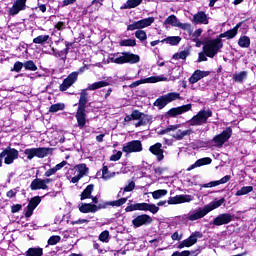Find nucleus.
I'll use <instances>...</instances> for the list:
<instances>
[{
	"label": "nucleus",
	"mask_w": 256,
	"mask_h": 256,
	"mask_svg": "<svg viewBox=\"0 0 256 256\" xmlns=\"http://www.w3.org/2000/svg\"><path fill=\"white\" fill-rule=\"evenodd\" d=\"M53 148L39 147L38 148V159H45L48 155H53Z\"/></svg>",
	"instance_id": "7c9ffc66"
},
{
	"label": "nucleus",
	"mask_w": 256,
	"mask_h": 256,
	"mask_svg": "<svg viewBox=\"0 0 256 256\" xmlns=\"http://www.w3.org/2000/svg\"><path fill=\"white\" fill-rule=\"evenodd\" d=\"M189 55H190L189 50H183L180 53H175L173 55V59H176V60L183 59V60H185V59H187V57H189Z\"/></svg>",
	"instance_id": "09e8293b"
},
{
	"label": "nucleus",
	"mask_w": 256,
	"mask_h": 256,
	"mask_svg": "<svg viewBox=\"0 0 256 256\" xmlns=\"http://www.w3.org/2000/svg\"><path fill=\"white\" fill-rule=\"evenodd\" d=\"M217 186H219L218 180H216V181H211V182H209V183H207V184H203V185H202V187H203L204 189H209V188H211V187H217Z\"/></svg>",
	"instance_id": "e2e57ef3"
},
{
	"label": "nucleus",
	"mask_w": 256,
	"mask_h": 256,
	"mask_svg": "<svg viewBox=\"0 0 256 256\" xmlns=\"http://www.w3.org/2000/svg\"><path fill=\"white\" fill-rule=\"evenodd\" d=\"M168 191L165 189H159L152 192L153 199H161V197H165L167 195Z\"/></svg>",
	"instance_id": "de8ad7c7"
},
{
	"label": "nucleus",
	"mask_w": 256,
	"mask_h": 256,
	"mask_svg": "<svg viewBox=\"0 0 256 256\" xmlns=\"http://www.w3.org/2000/svg\"><path fill=\"white\" fill-rule=\"evenodd\" d=\"M135 37L143 43V41H147V32H145V30H137L135 32Z\"/></svg>",
	"instance_id": "8fccbe9b"
},
{
	"label": "nucleus",
	"mask_w": 256,
	"mask_h": 256,
	"mask_svg": "<svg viewBox=\"0 0 256 256\" xmlns=\"http://www.w3.org/2000/svg\"><path fill=\"white\" fill-rule=\"evenodd\" d=\"M46 41H49V35H39L33 39V43L36 45H43Z\"/></svg>",
	"instance_id": "c03bdc74"
},
{
	"label": "nucleus",
	"mask_w": 256,
	"mask_h": 256,
	"mask_svg": "<svg viewBox=\"0 0 256 256\" xmlns=\"http://www.w3.org/2000/svg\"><path fill=\"white\" fill-rule=\"evenodd\" d=\"M197 214H199V210H197L196 212H194L193 214H190V215L179 216V219H180V221H183L185 223H187V221H197L198 219H203V217L195 216Z\"/></svg>",
	"instance_id": "473e14b6"
},
{
	"label": "nucleus",
	"mask_w": 256,
	"mask_h": 256,
	"mask_svg": "<svg viewBox=\"0 0 256 256\" xmlns=\"http://www.w3.org/2000/svg\"><path fill=\"white\" fill-rule=\"evenodd\" d=\"M61 241V236L54 235L48 239V245H57Z\"/></svg>",
	"instance_id": "5fc2aeb1"
},
{
	"label": "nucleus",
	"mask_w": 256,
	"mask_h": 256,
	"mask_svg": "<svg viewBox=\"0 0 256 256\" xmlns=\"http://www.w3.org/2000/svg\"><path fill=\"white\" fill-rule=\"evenodd\" d=\"M54 57L61 58V61H67V58L65 54L63 53V50L57 51L55 48H52Z\"/></svg>",
	"instance_id": "864d4df0"
},
{
	"label": "nucleus",
	"mask_w": 256,
	"mask_h": 256,
	"mask_svg": "<svg viewBox=\"0 0 256 256\" xmlns=\"http://www.w3.org/2000/svg\"><path fill=\"white\" fill-rule=\"evenodd\" d=\"M114 153L112 156H110V161H119V159H121V157H123V152L121 151H117V150H113Z\"/></svg>",
	"instance_id": "6e6d98bb"
},
{
	"label": "nucleus",
	"mask_w": 256,
	"mask_h": 256,
	"mask_svg": "<svg viewBox=\"0 0 256 256\" xmlns=\"http://www.w3.org/2000/svg\"><path fill=\"white\" fill-rule=\"evenodd\" d=\"M164 23H165V25H171L172 27H178L179 20L177 19V16L172 14L166 18Z\"/></svg>",
	"instance_id": "e433bc0d"
},
{
	"label": "nucleus",
	"mask_w": 256,
	"mask_h": 256,
	"mask_svg": "<svg viewBox=\"0 0 256 256\" xmlns=\"http://www.w3.org/2000/svg\"><path fill=\"white\" fill-rule=\"evenodd\" d=\"M120 47H135V45H137V40L135 39H124L121 40L119 43Z\"/></svg>",
	"instance_id": "ea45409f"
},
{
	"label": "nucleus",
	"mask_w": 256,
	"mask_h": 256,
	"mask_svg": "<svg viewBox=\"0 0 256 256\" xmlns=\"http://www.w3.org/2000/svg\"><path fill=\"white\" fill-rule=\"evenodd\" d=\"M209 117H213V111L202 109L188 121V124L190 127H201V125H206Z\"/></svg>",
	"instance_id": "20e7f679"
},
{
	"label": "nucleus",
	"mask_w": 256,
	"mask_h": 256,
	"mask_svg": "<svg viewBox=\"0 0 256 256\" xmlns=\"http://www.w3.org/2000/svg\"><path fill=\"white\" fill-rule=\"evenodd\" d=\"M135 189V181H131L128 185L124 187V193H130Z\"/></svg>",
	"instance_id": "680f3d73"
},
{
	"label": "nucleus",
	"mask_w": 256,
	"mask_h": 256,
	"mask_svg": "<svg viewBox=\"0 0 256 256\" xmlns=\"http://www.w3.org/2000/svg\"><path fill=\"white\" fill-rule=\"evenodd\" d=\"M128 5L130 6V9H135V7H139L141 3H143V0H127Z\"/></svg>",
	"instance_id": "4d7b16f0"
},
{
	"label": "nucleus",
	"mask_w": 256,
	"mask_h": 256,
	"mask_svg": "<svg viewBox=\"0 0 256 256\" xmlns=\"http://www.w3.org/2000/svg\"><path fill=\"white\" fill-rule=\"evenodd\" d=\"M87 91H89L87 88L81 90L78 109L75 114L77 127L79 129H85L87 125V103H89V93Z\"/></svg>",
	"instance_id": "f257e3e1"
},
{
	"label": "nucleus",
	"mask_w": 256,
	"mask_h": 256,
	"mask_svg": "<svg viewBox=\"0 0 256 256\" xmlns=\"http://www.w3.org/2000/svg\"><path fill=\"white\" fill-rule=\"evenodd\" d=\"M253 191V186H243L241 190H238L235 195L236 197H241L243 195H249Z\"/></svg>",
	"instance_id": "58836bf2"
},
{
	"label": "nucleus",
	"mask_w": 256,
	"mask_h": 256,
	"mask_svg": "<svg viewBox=\"0 0 256 256\" xmlns=\"http://www.w3.org/2000/svg\"><path fill=\"white\" fill-rule=\"evenodd\" d=\"M25 9H27V0H15L12 7L8 10V15L15 17V15H19Z\"/></svg>",
	"instance_id": "2eb2a0df"
},
{
	"label": "nucleus",
	"mask_w": 256,
	"mask_h": 256,
	"mask_svg": "<svg viewBox=\"0 0 256 256\" xmlns=\"http://www.w3.org/2000/svg\"><path fill=\"white\" fill-rule=\"evenodd\" d=\"M119 53L111 54L112 57H109L111 63H116V65H122L121 64V56L117 57ZM117 57V58H115Z\"/></svg>",
	"instance_id": "13d9d810"
},
{
	"label": "nucleus",
	"mask_w": 256,
	"mask_h": 256,
	"mask_svg": "<svg viewBox=\"0 0 256 256\" xmlns=\"http://www.w3.org/2000/svg\"><path fill=\"white\" fill-rule=\"evenodd\" d=\"M248 72L247 71H241L240 73L233 74V81L235 83H244L247 79Z\"/></svg>",
	"instance_id": "72a5a7b5"
},
{
	"label": "nucleus",
	"mask_w": 256,
	"mask_h": 256,
	"mask_svg": "<svg viewBox=\"0 0 256 256\" xmlns=\"http://www.w3.org/2000/svg\"><path fill=\"white\" fill-rule=\"evenodd\" d=\"M122 151L124 153H141L143 151V144L140 140H132L123 146Z\"/></svg>",
	"instance_id": "4468645a"
},
{
	"label": "nucleus",
	"mask_w": 256,
	"mask_h": 256,
	"mask_svg": "<svg viewBox=\"0 0 256 256\" xmlns=\"http://www.w3.org/2000/svg\"><path fill=\"white\" fill-rule=\"evenodd\" d=\"M127 197L120 198L114 201L100 202L98 205L93 203H80L78 205V209L80 213H97V211H101V209H107V207H121L127 203Z\"/></svg>",
	"instance_id": "f03ea898"
},
{
	"label": "nucleus",
	"mask_w": 256,
	"mask_h": 256,
	"mask_svg": "<svg viewBox=\"0 0 256 256\" xmlns=\"http://www.w3.org/2000/svg\"><path fill=\"white\" fill-rule=\"evenodd\" d=\"M23 209V205L21 204H14L11 206V213H19Z\"/></svg>",
	"instance_id": "69168bd1"
},
{
	"label": "nucleus",
	"mask_w": 256,
	"mask_h": 256,
	"mask_svg": "<svg viewBox=\"0 0 256 256\" xmlns=\"http://www.w3.org/2000/svg\"><path fill=\"white\" fill-rule=\"evenodd\" d=\"M238 45L241 49H249V47H251V38L246 35L240 36L238 39Z\"/></svg>",
	"instance_id": "c85d7f7f"
},
{
	"label": "nucleus",
	"mask_w": 256,
	"mask_h": 256,
	"mask_svg": "<svg viewBox=\"0 0 256 256\" xmlns=\"http://www.w3.org/2000/svg\"><path fill=\"white\" fill-rule=\"evenodd\" d=\"M167 77L162 76H151L148 78H143L144 83H159L161 81H167Z\"/></svg>",
	"instance_id": "f704fd0d"
},
{
	"label": "nucleus",
	"mask_w": 256,
	"mask_h": 256,
	"mask_svg": "<svg viewBox=\"0 0 256 256\" xmlns=\"http://www.w3.org/2000/svg\"><path fill=\"white\" fill-rule=\"evenodd\" d=\"M79 77V72H72L70 73L67 78H65L59 86V91L65 92L67 89H69Z\"/></svg>",
	"instance_id": "f3484780"
},
{
	"label": "nucleus",
	"mask_w": 256,
	"mask_h": 256,
	"mask_svg": "<svg viewBox=\"0 0 256 256\" xmlns=\"http://www.w3.org/2000/svg\"><path fill=\"white\" fill-rule=\"evenodd\" d=\"M202 43V51L205 53L206 57L210 59H213L215 55L223 49V39L219 38V36L214 39L205 38Z\"/></svg>",
	"instance_id": "7ed1b4c3"
},
{
	"label": "nucleus",
	"mask_w": 256,
	"mask_h": 256,
	"mask_svg": "<svg viewBox=\"0 0 256 256\" xmlns=\"http://www.w3.org/2000/svg\"><path fill=\"white\" fill-rule=\"evenodd\" d=\"M109 177H111L109 176V167L104 165L102 167V179H109Z\"/></svg>",
	"instance_id": "338daca9"
},
{
	"label": "nucleus",
	"mask_w": 256,
	"mask_h": 256,
	"mask_svg": "<svg viewBox=\"0 0 256 256\" xmlns=\"http://www.w3.org/2000/svg\"><path fill=\"white\" fill-rule=\"evenodd\" d=\"M209 75H211V71L195 70L189 77V83H191V85H195V83L201 81L204 77H209Z\"/></svg>",
	"instance_id": "5701e85b"
},
{
	"label": "nucleus",
	"mask_w": 256,
	"mask_h": 256,
	"mask_svg": "<svg viewBox=\"0 0 256 256\" xmlns=\"http://www.w3.org/2000/svg\"><path fill=\"white\" fill-rule=\"evenodd\" d=\"M30 189L31 191H39V190H43V191H47V189H49L48 185H45V182L43 181V179L41 178H35L31 184H30Z\"/></svg>",
	"instance_id": "393cba45"
},
{
	"label": "nucleus",
	"mask_w": 256,
	"mask_h": 256,
	"mask_svg": "<svg viewBox=\"0 0 256 256\" xmlns=\"http://www.w3.org/2000/svg\"><path fill=\"white\" fill-rule=\"evenodd\" d=\"M203 238V233L201 231L193 232L187 239L183 240L177 249H185V247H193L197 243L198 239Z\"/></svg>",
	"instance_id": "ddd939ff"
},
{
	"label": "nucleus",
	"mask_w": 256,
	"mask_h": 256,
	"mask_svg": "<svg viewBox=\"0 0 256 256\" xmlns=\"http://www.w3.org/2000/svg\"><path fill=\"white\" fill-rule=\"evenodd\" d=\"M131 115H132L133 121H139V119H143L144 117L148 116L147 114H145L139 110H133Z\"/></svg>",
	"instance_id": "37998d69"
},
{
	"label": "nucleus",
	"mask_w": 256,
	"mask_h": 256,
	"mask_svg": "<svg viewBox=\"0 0 256 256\" xmlns=\"http://www.w3.org/2000/svg\"><path fill=\"white\" fill-rule=\"evenodd\" d=\"M54 28L57 29V31H63L67 29V24L63 21H59L54 25Z\"/></svg>",
	"instance_id": "052dcab7"
},
{
	"label": "nucleus",
	"mask_w": 256,
	"mask_h": 256,
	"mask_svg": "<svg viewBox=\"0 0 256 256\" xmlns=\"http://www.w3.org/2000/svg\"><path fill=\"white\" fill-rule=\"evenodd\" d=\"M24 155L27 156V159L29 161H31L34 157H33V148H27L24 150Z\"/></svg>",
	"instance_id": "0e129e2a"
},
{
	"label": "nucleus",
	"mask_w": 256,
	"mask_h": 256,
	"mask_svg": "<svg viewBox=\"0 0 256 256\" xmlns=\"http://www.w3.org/2000/svg\"><path fill=\"white\" fill-rule=\"evenodd\" d=\"M151 116H147V117H144V118H140L138 120V122L135 124V127H143L145 125H151L152 121H151Z\"/></svg>",
	"instance_id": "a19ab883"
},
{
	"label": "nucleus",
	"mask_w": 256,
	"mask_h": 256,
	"mask_svg": "<svg viewBox=\"0 0 256 256\" xmlns=\"http://www.w3.org/2000/svg\"><path fill=\"white\" fill-rule=\"evenodd\" d=\"M65 109L64 103L52 104L49 108V113H57V111H63Z\"/></svg>",
	"instance_id": "79ce46f5"
},
{
	"label": "nucleus",
	"mask_w": 256,
	"mask_h": 256,
	"mask_svg": "<svg viewBox=\"0 0 256 256\" xmlns=\"http://www.w3.org/2000/svg\"><path fill=\"white\" fill-rule=\"evenodd\" d=\"M177 99H181V94H179V92H169L156 99L154 107H158V109H165L169 103H173V101H177Z\"/></svg>",
	"instance_id": "0eeeda50"
},
{
	"label": "nucleus",
	"mask_w": 256,
	"mask_h": 256,
	"mask_svg": "<svg viewBox=\"0 0 256 256\" xmlns=\"http://www.w3.org/2000/svg\"><path fill=\"white\" fill-rule=\"evenodd\" d=\"M125 211L126 213H131L133 211H149L152 215H157V213H159V206L147 202L135 203L127 206Z\"/></svg>",
	"instance_id": "39448f33"
},
{
	"label": "nucleus",
	"mask_w": 256,
	"mask_h": 256,
	"mask_svg": "<svg viewBox=\"0 0 256 256\" xmlns=\"http://www.w3.org/2000/svg\"><path fill=\"white\" fill-rule=\"evenodd\" d=\"M3 158L5 165H12L16 159H19V150L10 148V146L5 148L0 153V167H3Z\"/></svg>",
	"instance_id": "6e6552de"
},
{
	"label": "nucleus",
	"mask_w": 256,
	"mask_h": 256,
	"mask_svg": "<svg viewBox=\"0 0 256 256\" xmlns=\"http://www.w3.org/2000/svg\"><path fill=\"white\" fill-rule=\"evenodd\" d=\"M163 144H161V142H157L154 145L149 147V151L150 153H152V155H155L157 157V161H163L165 159V155L163 153H165V150H163Z\"/></svg>",
	"instance_id": "aec40b11"
},
{
	"label": "nucleus",
	"mask_w": 256,
	"mask_h": 256,
	"mask_svg": "<svg viewBox=\"0 0 256 256\" xmlns=\"http://www.w3.org/2000/svg\"><path fill=\"white\" fill-rule=\"evenodd\" d=\"M24 69L26 71H37V65L33 60H28L24 63Z\"/></svg>",
	"instance_id": "a18cd8bd"
},
{
	"label": "nucleus",
	"mask_w": 256,
	"mask_h": 256,
	"mask_svg": "<svg viewBox=\"0 0 256 256\" xmlns=\"http://www.w3.org/2000/svg\"><path fill=\"white\" fill-rule=\"evenodd\" d=\"M223 203H225V198H221L220 200H214L208 205H205L203 208H199L198 214H196L194 217H205L207 213H211V211H214V209H219V207H221Z\"/></svg>",
	"instance_id": "1a4fd4ad"
},
{
	"label": "nucleus",
	"mask_w": 256,
	"mask_h": 256,
	"mask_svg": "<svg viewBox=\"0 0 256 256\" xmlns=\"http://www.w3.org/2000/svg\"><path fill=\"white\" fill-rule=\"evenodd\" d=\"M161 43H167L168 45H172V47H175L176 45H179L181 43V37L180 36H168L161 40Z\"/></svg>",
	"instance_id": "cd10ccee"
},
{
	"label": "nucleus",
	"mask_w": 256,
	"mask_h": 256,
	"mask_svg": "<svg viewBox=\"0 0 256 256\" xmlns=\"http://www.w3.org/2000/svg\"><path fill=\"white\" fill-rule=\"evenodd\" d=\"M211 163H213V159H211V157H204L196 161L198 167H203V165H211Z\"/></svg>",
	"instance_id": "49530a36"
},
{
	"label": "nucleus",
	"mask_w": 256,
	"mask_h": 256,
	"mask_svg": "<svg viewBox=\"0 0 256 256\" xmlns=\"http://www.w3.org/2000/svg\"><path fill=\"white\" fill-rule=\"evenodd\" d=\"M103 87H109V82L103 80L94 82L88 85L87 89H89V91H97V89H103Z\"/></svg>",
	"instance_id": "c756f323"
},
{
	"label": "nucleus",
	"mask_w": 256,
	"mask_h": 256,
	"mask_svg": "<svg viewBox=\"0 0 256 256\" xmlns=\"http://www.w3.org/2000/svg\"><path fill=\"white\" fill-rule=\"evenodd\" d=\"M243 23H245V21H241L238 22L235 27H233L232 29L221 33L218 38L219 39H235V37H237V33H239V28L241 27V25H243Z\"/></svg>",
	"instance_id": "412c9836"
},
{
	"label": "nucleus",
	"mask_w": 256,
	"mask_h": 256,
	"mask_svg": "<svg viewBox=\"0 0 256 256\" xmlns=\"http://www.w3.org/2000/svg\"><path fill=\"white\" fill-rule=\"evenodd\" d=\"M99 241H102V243H107L109 241V231L104 230L99 235Z\"/></svg>",
	"instance_id": "603ef678"
},
{
	"label": "nucleus",
	"mask_w": 256,
	"mask_h": 256,
	"mask_svg": "<svg viewBox=\"0 0 256 256\" xmlns=\"http://www.w3.org/2000/svg\"><path fill=\"white\" fill-rule=\"evenodd\" d=\"M174 132L175 133L172 134L171 137H173V139H175L176 141H183L185 137L193 135V129L181 130L178 128Z\"/></svg>",
	"instance_id": "b1692460"
},
{
	"label": "nucleus",
	"mask_w": 256,
	"mask_h": 256,
	"mask_svg": "<svg viewBox=\"0 0 256 256\" xmlns=\"http://www.w3.org/2000/svg\"><path fill=\"white\" fill-rule=\"evenodd\" d=\"M155 23V17H148L138 21L133 22L127 26V31H141V29H145V27H151Z\"/></svg>",
	"instance_id": "9d476101"
},
{
	"label": "nucleus",
	"mask_w": 256,
	"mask_h": 256,
	"mask_svg": "<svg viewBox=\"0 0 256 256\" xmlns=\"http://www.w3.org/2000/svg\"><path fill=\"white\" fill-rule=\"evenodd\" d=\"M193 21L196 25H209V19L204 11H200L193 16Z\"/></svg>",
	"instance_id": "a878e982"
},
{
	"label": "nucleus",
	"mask_w": 256,
	"mask_h": 256,
	"mask_svg": "<svg viewBox=\"0 0 256 256\" xmlns=\"http://www.w3.org/2000/svg\"><path fill=\"white\" fill-rule=\"evenodd\" d=\"M75 169L78 172V175H80L81 177H85V175H87V171H89V168L85 163L76 165Z\"/></svg>",
	"instance_id": "c9c22d12"
},
{
	"label": "nucleus",
	"mask_w": 256,
	"mask_h": 256,
	"mask_svg": "<svg viewBox=\"0 0 256 256\" xmlns=\"http://www.w3.org/2000/svg\"><path fill=\"white\" fill-rule=\"evenodd\" d=\"M231 135H233V129L231 127H227L222 133L215 135L212 140L208 142H204V145H209V143H215V147L221 149L229 139H231Z\"/></svg>",
	"instance_id": "423d86ee"
},
{
	"label": "nucleus",
	"mask_w": 256,
	"mask_h": 256,
	"mask_svg": "<svg viewBox=\"0 0 256 256\" xmlns=\"http://www.w3.org/2000/svg\"><path fill=\"white\" fill-rule=\"evenodd\" d=\"M24 67V63L17 61L14 63V67L12 69V71H15L16 73H20L21 69H23Z\"/></svg>",
	"instance_id": "bf43d9fd"
},
{
	"label": "nucleus",
	"mask_w": 256,
	"mask_h": 256,
	"mask_svg": "<svg viewBox=\"0 0 256 256\" xmlns=\"http://www.w3.org/2000/svg\"><path fill=\"white\" fill-rule=\"evenodd\" d=\"M40 204H41V196L32 197L26 207V211L24 214L25 217L29 219V217L33 215V212L35 211V209H37V207H39Z\"/></svg>",
	"instance_id": "a211bd4d"
},
{
	"label": "nucleus",
	"mask_w": 256,
	"mask_h": 256,
	"mask_svg": "<svg viewBox=\"0 0 256 256\" xmlns=\"http://www.w3.org/2000/svg\"><path fill=\"white\" fill-rule=\"evenodd\" d=\"M192 107L193 105L191 104H185L179 107L171 108L164 114V119H171L177 117L178 115H183V113L191 111Z\"/></svg>",
	"instance_id": "9b49d317"
},
{
	"label": "nucleus",
	"mask_w": 256,
	"mask_h": 256,
	"mask_svg": "<svg viewBox=\"0 0 256 256\" xmlns=\"http://www.w3.org/2000/svg\"><path fill=\"white\" fill-rule=\"evenodd\" d=\"M181 127V124L169 125L166 129H162L158 132V135H167L171 131H177Z\"/></svg>",
	"instance_id": "4c0bfd02"
},
{
	"label": "nucleus",
	"mask_w": 256,
	"mask_h": 256,
	"mask_svg": "<svg viewBox=\"0 0 256 256\" xmlns=\"http://www.w3.org/2000/svg\"><path fill=\"white\" fill-rule=\"evenodd\" d=\"M55 173H57V169L55 167L50 168L44 173V177H51V175H55Z\"/></svg>",
	"instance_id": "774afa93"
},
{
	"label": "nucleus",
	"mask_w": 256,
	"mask_h": 256,
	"mask_svg": "<svg viewBox=\"0 0 256 256\" xmlns=\"http://www.w3.org/2000/svg\"><path fill=\"white\" fill-rule=\"evenodd\" d=\"M25 256H43V248L32 247L25 252Z\"/></svg>",
	"instance_id": "2f4dec72"
},
{
	"label": "nucleus",
	"mask_w": 256,
	"mask_h": 256,
	"mask_svg": "<svg viewBox=\"0 0 256 256\" xmlns=\"http://www.w3.org/2000/svg\"><path fill=\"white\" fill-rule=\"evenodd\" d=\"M193 199L191 198V195H176L174 197H169L167 203L168 205H179L181 203H189Z\"/></svg>",
	"instance_id": "4be33fe9"
},
{
	"label": "nucleus",
	"mask_w": 256,
	"mask_h": 256,
	"mask_svg": "<svg viewBox=\"0 0 256 256\" xmlns=\"http://www.w3.org/2000/svg\"><path fill=\"white\" fill-rule=\"evenodd\" d=\"M179 29H183V31H187L190 35L193 33V30L191 29V24L189 23H178Z\"/></svg>",
	"instance_id": "3c124183"
},
{
	"label": "nucleus",
	"mask_w": 256,
	"mask_h": 256,
	"mask_svg": "<svg viewBox=\"0 0 256 256\" xmlns=\"http://www.w3.org/2000/svg\"><path fill=\"white\" fill-rule=\"evenodd\" d=\"M120 62L122 65L125 63H129L130 65H135V63H139L141 61V57L137 54L131 52H122V56H120Z\"/></svg>",
	"instance_id": "6ab92c4d"
},
{
	"label": "nucleus",
	"mask_w": 256,
	"mask_h": 256,
	"mask_svg": "<svg viewBox=\"0 0 256 256\" xmlns=\"http://www.w3.org/2000/svg\"><path fill=\"white\" fill-rule=\"evenodd\" d=\"M234 218L235 216L231 215L230 213H222L213 219L212 225H215L216 227H221V225H229Z\"/></svg>",
	"instance_id": "dca6fc26"
},
{
	"label": "nucleus",
	"mask_w": 256,
	"mask_h": 256,
	"mask_svg": "<svg viewBox=\"0 0 256 256\" xmlns=\"http://www.w3.org/2000/svg\"><path fill=\"white\" fill-rule=\"evenodd\" d=\"M151 223H153V218L148 214H140L132 220L134 229H139V227H147L148 225H151Z\"/></svg>",
	"instance_id": "f8f14e48"
},
{
	"label": "nucleus",
	"mask_w": 256,
	"mask_h": 256,
	"mask_svg": "<svg viewBox=\"0 0 256 256\" xmlns=\"http://www.w3.org/2000/svg\"><path fill=\"white\" fill-rule=\"evenodd\" d=\"M93 191H95V184H89L80 194V201L91 199L93 196Z\"/></svg>",
	"instance_id": "bb28decb"
}]
</instances>
